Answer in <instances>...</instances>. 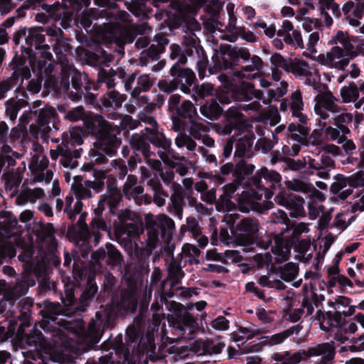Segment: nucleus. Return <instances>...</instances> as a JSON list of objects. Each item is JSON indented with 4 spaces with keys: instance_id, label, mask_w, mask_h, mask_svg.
<instances>
[{
    "instance_id": "1",
    "label": "nucleus",
    "mask_w": 364,
    "mask_h": 364,
    "mask_svg": "<svg viewBox=\"0 0 364 364\" xmlns=\"http://www.w3.org/2000/svg\"><path fill=\"white\" fill-rule=\"evenodd\" d=\"M138 306V299L136 293L132 289L122 290L119 300L114 303L112 301L107 305L104 318L100 312L96 313L98 321L93 319L89 323L85 339L90 348H94L100 341L105 330H111L116 325L118 317H124L129 314L135 313Z\"/></svg>"
},
{
    "instance_id": "2",
    "label": "nucleus",
    "mask_w": 364,
    "mask_h": 364,
    "mask_svg": "<svg viewBox=\"0 0 364 364\" xmlns=\"http://www.w3.org/2000/svg\"><path fill=\"white\" fill-rule=\"evenodd\" d=\"M85 125L97 140L95 143V149L91 151L92 161L97 164H106L108 161L106 155L113 156L116 154L121 139L109 131L108 123L101 116L87 120Z\"/></svg>"
},
{
    "instance_id": "3",
    "label": "nucleus",
    "mask_w": 364,
    "mask_h": 364,
    "mask_svg": "<svg viewBox=\"0 0 364 364\" xmlns=\"http://www.w3.org/2000/svg\"><path fill=\"white\" fill-rule=\"evenodd\" d=\"M221 56H216L215 64L224 70L231 69L238 65L240 59L246 61L251 59V64L244 68L247 72L260 71L263 68V61L256 55L251 56L246 48H238L230 44H221L219 48Z\"/></svg>"
},
{
    "instance_id": "4",
    "label": "nucleus",
    "mask_w": 364,
    "mask_h": 364,
    "mask_svg": "<svg viewBox=\"0 0 364 364\" xmlns=\"http://www.w3.org/2000/svg\"><path fill=\"white\" fill-rule=\"evenodd\" d=\"M226 223L230 225L233 242L238 246L252 248L257 245L256 235L259 231L257 220L251 218H242L240 215L232 213L226 216Z\"/></svg>"
},
{
    "instance_id": "5",
    "label": "nucleus",
    "mask_w": 364,
    "mask_h": 364,
    "mask_svg": "<svg viewBox=\"0 0 364 364\" xmlns=\"http://www.w3.org/2000/svg\"><path fill=\"white\" fill-rule=\"evenodd\" d=\"M70 280V279H68ZM77 280L68 281L64 285L65 296L62 297V301L65 306L71 307L75 311L83 312L86 310L90 301L95 296L98 287L95 282V276H88L86 279L85 287L80 295L79 301L75 296V287Z\"/></svg>"
},
{
    "instance_id": "6",
    "label": "nucleus",
    "mask_w": 364,
    "mask_h": 364,
    "mask_svg": "<svg viewBox=\"0 0 364 364\" xmlns=\"http://www.w3.org/2000/svg\"><path fill=\"white\" fill-rule=\"evenodd\" d=\"M145 131L146 136H132L130 139L131 147L136 155L138 152H141L145 159L154 155V152L150 150V144L166 151H168L171 141L167 139L158 127H146Z\"/></svg>"
},
{
    "instance_id": "7",
    "label": "nucleus",
    "mask_w": 364,
    "mask_h": 364,
    "mask_svg": "<svg viewBox=\"0 0 364 364\" xmlns=\"http://www.w3.org/2000/svg\"><path fill=\"white\" fill-rule=\"evenodd\" d=\"M333 349L327 343H318L309 347L306 350H299L291 353L290 351L274 353L271 359L277 363L273 364H297L301 360H306L311 357L323 354V363L328 362L333 358Z\"/></svg>"
},
{
    "instance_id": "8",
    "label": "nucleus",
    "mask_w": 364,
    "mask_h": 364,
    "mask_svg": "<svg viewBox=\"0 0 364 364\" xmlns=\"http://www.w3.org/2000/svg\"><path fill=\"white\" fill-rule=\"evenodd\" d=\"M170 75L173 80H161L158 82L159 90L167 94L173 92L178 87L183 92L189 93L191 87L197 80L194 72L190 68L177 69L176 66H172Z\"/></svg>"
},
{
    "instance_id": "9",
    "label": "nucleus",
    "mask_w": 364,
    "mask_h": 364,
    "mask_svg": "<svg viewBox=\"0 0 364 364\" xmlns=\"http://www.w3.org/2000/svg\"><path fill=\"white\" fill-rule=\"evenodd\" d=\"M167 321L171 327L176 333L182 338L192 339L196 330L198 329V323L196 318L186 309L181 315L173 316L168 314Z\"/></svg>"
},
{
    "instance_id": "10",
    "label": "nucleus",
    "mask_w": 364,
    "mask_h": 364,
    "mask_svg": "<svg viewBox=\"0 0 364 364\" xmlns=\"http://www.w3.org/2000/svg\"><path fill=\"white\" fill-rule=\"evenodd\" d=\"M17 331L15 336V343L21 348H33L37 355H41V352L46 348L47 343L42 332L36 328H32L28 330Z\"/></svg>"
},
{
    "instance_id": "11",
    "label": "nucleus",
    "mask_w": 364,
    "mask_h": 364,
    "mask_svg": "<svg viewBox=\"0 0 364 364\" xmlns=\"http://www.w3.org/2000/svg\"><path fill=\"white\" fill-rule=\"evenodd\" d=\"M252 88L253 84L246 81L231 83L220 91L219 101L221 105H228L232 101H250Z\"/></svg>"
},
{
    "instance_id": "12",
    "label": "nucleus",
    "mask_w": 364,
    "mask_h": 364,
    "mask_svg": "<svg viewBox=\"0 0 364 364\" xmlns=\"http://www.w3.org/2000/svg\"><path fill=\"white\" fill-rule=\"evenodd\" d=\"M91 258L96 264L106 263L109 266H119L123 261L121 252L110 242H107L105 247H101L91 255Z\"/></svg>"
},
{
    "instance_id": "13",
    "label": "nucleus",
    "mask_w": 364,
    "mask_h": 364,
    "mask_svg": "<svg viewBox=\"0 0 364 364\" xmlns=\"http://www.w3.org/2000/svg\"><path fill=\"white\" fill-rule=\"evenodd\" d=\"M262 178L266 183H269V187L276 185H280L282 176L276 171L269 170L267 167L263 166L252 177L250 183L257 190L266 191L268 188L265 187L263 183Z\"/></svg>"
},
{
    "instance_id": "14",
    "label": "nucleus",
    "mask_w": 364,
    "mask_h": 364,
    "mask_svg": "<svg viewBox=\"0 0 364 364\" xmlns=\"http://www.w3.org/2000/svg\"><path fill=\"white\" fill-rule=\"evenodd\" d=\"M33 232L43 242H46L48 247L52 250H55L58 247V240L55 238V230L54 225L50 223H44L42 220L34 221Z\"/></svg>"
},
{
    "instance_id": "15",
    "label": "nucleus",
    "mask_w": 364,
    "mask_h": 364,
    "mask_svg": "<svg viewBox=\"0 0 364 364\" xmlns=\"http://www.w3.org/2000/svg\"><path fill=\"white\" fill-rule=\"evenodd\" d=\"M143 334L140 329L136 326H128L126 330L125 341L127 347L124 349V362L127 364H135L134 360L130 358V348L132 350H138L141 342Z\"/></svg>"
},
{
    "instance_id": "16",
    "label": "nucleus",
    "mask_w": 364,
    "mask_h": 364,
    "mask_svg": "<svg viewBox=\"0 0 364 364\" xmlns=\"http://www.w3.org/2000/svg\"><path fill=\"white\" fill-rule=\"evenodd\" d=\"M43 31H44V30L41 27L30 28L28 30V34L26 37V43L28 46H21V50L23 53L31 57L33 53L32 49L33 46H34L36 49H40L43 47L49 48L48 46L44 45L46 35L42 33Z\"/></svg>"
},
{
    "instance_id": "17",
    "label": "nucleus",
    "mask_w": 364,
    "mask_h": 364,
    "mask_svg": "<svg viewBox=\"0 0 364 364\" xmlns=\"http://www.w3.org/2000/svg\"><path fill=\"white\" fill-rule=\"evenodd\" d=\"M62 3V5L59 3L55 5L50 12L55 19L60 20L61 26L63 28H67L73 21L74 13L80 9H74L68 3L66 4L63 1Z\"/></svg>"
},
{
    "instance_id": "18",
    "label": "nucleus",
    "mask_w": 364,
    "mask_h": 364,
    "mask_svg": "<svg viewBox=\"0 0 364 364\" xmlns=\"http://www.w3.org/2000/svg\"><path fill=\"white\" fill-rule=\"evenodd\" d=\"M220 95V91L200 105V112L203 116L211 120L218 119L221 116L223 109L220 105L221 104L219 101Z\"/></svg>"
},
{
    "instance_id": "19",
    "label": "nucleus",
    "mask_w": 364,
    "mask_h": 364,
    "mask_svg": "<svg viewBox=\"0 0 364 364\" xmlns=\"http://www.w3.org/2000/svg\"><path fill=\"white\" fill-rule=\"evenodd\" d=\"M17 226V218L11 211H0V233L3 237H11L13 235V230Z\"/></svg>"
},
{
    "instance_id": "20",
    "label": "nucleus",
    "mask_w": 364,
    "mask_h": 364,
    "mask_svg": "<svg viewBox=\"0 0 364 364\" xmlns=\"http://www.w3.org/2000/svg\"><path fill=\"white\" fill-rule=\"evenodd\" d=\"M116 75L119 79L124 80L126 77V72L121 68H118L117 70L110 68L108 71L101 68L99 70L97 75V83H105L108 89L114 87L115 86L114 77Z\"/></svg>"
},
{
    "instance_id": "21",
    "label": "nucleus",
    "mask_w": 364,
    "mask_h": 364,
    "mask_svg": "<svg viewBox=\"0 0 364 364\" xmlns=\"http://www.w3.org/2000/svg\"><path fill=\"white\" fill-rule=\"evenodd\" d=\"M85 55L90 64L105 67H109L114 59L112 54L108 53L101 46H97L95 51H87Z\"/></svg>"
},
{
    "instance_id": "22",
    "label": "nucleus",
    "mask_w": 364,
    "mask_h": 364,
    "mask_svg": "<svg viewBox=\"0 0 364 364\" xmlns=\"http://www.w3.org/2000/svg\"><path fill=\"white\" fill-rule=\"evenodd\" d=\"M255 168L253 164H248L244 159H241L235 166L233 178L238 183L245 184L246 180L252 174Z\"/></svg>"
},
{
    "instance_id": "23",
    "label": "nucleus",
    "mask_w": 364,
    "mask_h": 364,
    "mask_svg": "<svg viewBox=\"0 0 364 364\" xmlns=\"http://www.w3.org/2000/svg\"><path fill=\"white\" fill-rule=\"evenodd\" d=\"M170 26L174 28L188 27L194 18L186 11L178 9L168 14Z\"/></svg>"
},
{
    "instance_id": "24",
    "label": "nucleus",
    "mask_w": 364,
    "mask_h": 364,
    "mask_svg": "<svg viewBox=\"0 0 364 364\" xmlns=\"http://www.w3.org/2000/svg\"><path fill=\"white\" fill-rule=\"evenodd\" d=\"M107 193L108 195H102L100 197L106 200V203L108 205L110 212L114 214L119 202L122 199V193L116 186L108 184Z\"/></svg>"
},
{
    "instance_id": "25",
    "label": "nucleus",
    "mask_w": 364,
    "mask_h": 364,
    "mask_svg": "<svg viewBox=\"0 0 364 364\" xmlns=\"http://www.w3.org/2000/svg\"><path fill=\"white\" fill-rule=\"evenodd\" d=\"M88 76L86 74L83 75L80 72H75L71 77V84L72 87L75 90V92H72L70 93V97L75 101L80 100L82 99V94L85 85H83V81L85 84L87 82Z\"/></svg>"
},
{
    "instance_id": "26",
    "label": "nucleus",
    "mask_w": 364,
    "mask_h": 364,
    "mask_svg": "<svg viewBox=\"0 0 364 364\" xmlns=\"http://www.w3.org/2000/svg\"><path fill=\"white\" fill-rule=\"evenodd\" d=\"M317 103L315 105V110H317L318 104H320L325 109L337 113L340 112V107L335 103L336 100V97L333 95V93L328 90L327 92L319 94L316 97Z\"/></svg>"
},
{
    "instance_id": "27",
    "label": "nucleus",
    "mask_w": 364,
    "mask_h": 364,
    "mask_svg": "<svg viewBox=\"0 0 364 364\" xmlns=\"http://www.w3.org/2000/svg\"><path fill=\"white\" fill-rule=\"evenodd\" d=\"M255 138L250 136H244L238 139L235 146L234 157L244 159L250 158V149L252 146Z\"/></svg>"
},
{
    "instance_id": "28",
    "label": "nucleus",
    "mask_w": 364,
    "mask_h": 364,
    "mask_svg": "<svg viewBox=\"0 0 364 364\" xmlns=\"http://www.w3.org/2000/svg\"><path fill=\"white\" fill-rule=\"evenodd\" d=\"M127 100L125 95H121L116 90L107 92L101 99V104L106 108L117 109Z\"/></svg>"
},
{
    "instance_id": "29",
    "label": "nucleus",
    "mask_w": 364,
    "mask_h": 364,
    "mask_svg": "<svg viewBox=\"0 0 364 364\" xmlns=\"http://www.w3.org/2000/svg\"><path fill=\"white\" fill-rule=\"evenodd\" d=\"M196 346L202 348L203 355L220 354L225 346L224 342L207 339L196 341Z\"/></svg>"
},
{
    "instance_id": "30",
    "label": "nucleus",
    "mask_w": 364,
    "mask_h": 364,
    "mask_svg": "<svg viewBox=\"0 0 364 364\" xmlns=\"http://www.w3.org/2000/svg\"><path fill=\"white\" fill-rule=\"evenodd\" d=\"M33 304V301L26 302L22 306V309H21L19 314L11 318L16 319L18 321L16 331L25 330L27 328L31 327L30 320L31 317V311L30 310V307H32Z\"/></svg>"
},
{
    "instance_id": "31",
    "label": "nucleus",
    "mask_w": 364,
    "mask_h": 364,
    "mask_svg": "<svg viewBox=\"0 0 364 364\" xmlns=\"http://www.w3.org/2000/svg\"><path fill=\"white\" fill-rule=\"evenodd\" d=\"M18 321L16 319L4 321V323H0V341H7L9 338L15 341L17 333L16 328Z\"/></svg>"
},
{
    "instance_id": "32",
    "label": "nucleus",
    "mask_w": 364,
    "mask_h": 364,
    "mask_svg": "<svg viewBox=\"0 0 364 364\" xmlns=\"http://www.w3.org/2000/svg\"><path fill=\"white\" fill-rule=\"evenodd\" d=\"M154 82V79H151L148 74H143L137 79V86L135 87L131 92L132 97H136L141 94V92H146L151 89Z\"/></svg>"
},
{
    "instance_id": "33",
    "label": "nucleus",
    "mask_w": 364,
    "mask_h": 364,
    "mask_svg": "<svg viewBox=\"0 0 364 364\" xmlns=\"http://www.w3.org/2000/svg\"><path fill=\"white\" fill-rule=\"evenodd\" d=\"M353 119V114L348 112L341 113L333 118L334 124L343 134L350 133V129L347 125L352 122Z\"/></svg>"
},
{
    "instance_id": "34",
    "label": "nucleus",
    "mask_w": 364,
    "mask_h": 364,
    "mask_svg": "<svg viewBox=\"0 0 364 364\" xmlns=\"http://www.w3.org/2000/svg\"><path fill=\"white\" fill-rule=\"evenodd\" d=\"M183 274L184 273L181 270V267H177L171 276V289L166 291L164 288L161 292L159 293L160 296L164 297L166 302H168V299L172 298L174 296V292L172 290V288L181 282L180 278L183 277Z\"/></svg>"
},
{
    "instance_id": "35",
    "label": "nucleus",
    "mask_w": 364,
    "mask_h": 364,
    "mask_svg": "<svg viewBox=\"0 0 364 364\" xmlns=\"http://www.w3.org/2000/svg\"><path fill=\"white\" fill-rule=\"evenodd\" d=\"M308 63L304 60L294 61L291 58L286 72L291 73L295 75L304 76L308 74Z\"/></svg>"
},
{
    "instance_id": "36",
    "label": "nucleus",
    "mask_w": 364,
    "mask_h": 364,
    "mask_svg": "<svg viewBox=\"0 0 364 364\" xmlns=\"http://www.w3.org/2000/svg\"><path fill=\"white\" fill-rule=\"evenodd\" d=\"M298 274V266L293 262L285 264L280 270V277L285 282H291Z\"/></svg>"
},
{
    "instance_id": "37",
    "label": "nucleus",
    "mask_w": 364,
    "mask_h": 364,
    "mask_svg": "<svg viewBox=\"0 0 364 364\" xmlns=\"http://www.w3.org/2000/svg\"><path fill=\"white\" fill-rule=\"evenodd\" d=\"M341 96L345 102L356 101L359 97L357 85L354 82H351L349 86L342 87Z\"/></svg>"
},
{
    "instance_id": "38",
    "label": "nucleus",
    "mask_w": 364,
    "mask_h": 364,
    "mask_svg": "<svg viewBox=\"0 0 364 364\" xmlns=\"http://www.w3.org/2000/svg\"><path fill=\"white\" fill-rule=\"evenodd\" d=\"M176 114L183 119H191L196 113V109L190 100H185L176 109Z\"/></svg>"
},
{
    "instance_id": "39",
    "label": "nucleus",
    "mask_w": 364,
    "mask_h": 364,
    "mask_svg": "<svg viewBox=\"0 0 364 364\" xmlns=\"http://www.w3.org/2000/svg\"><path fill=\"white\" fill-rule=\"evenodd\" d=\"M111 337L112 335H110L109 338L102 343V349L109 350L112 348L115 350H122L124 348L122 335L119 334L114 339H112Z\"/></svg>"
},
{
    "instance_id": "40",
    "label": "nucleus",
    "mask_w": 364,
    "mask_h": 364,
    "mask_svg": "<svg viewBox=\"0 0 364 364\" xmlns=\"http://www.w3.org/2000/svg\"><path fill=\"white\" fill-rule=\"evenodd\" d=\"M344 324L345 322L343 321L341 311H336L327 326L321 324V329L323 331L329 332L332 328H339L341 329Z\"/></svg>"
},
{
    "instance_id": "41",
    "label": "nucleus",
    "mask_w": 364,
    "mask_h": 364,
    "mask_svg": "<svg viewBox=\"0 0 364 364\" xmlns=\"http://www.w3.org/2000/svg\"><path fill=\"white\" fill-rule=\"evenodd\" d=\"M214 88L211 84H202L200 85H194L193 91L194 92L193 96L204 100L205 97L211 96L213 97V92Z\"/></svg>"
},
{
    "instance_id": "42",
    "label": "nucleus",
    "mask_w": 364,
    "mask_h": 364,
    "mask_svg": "<svg viewBox=\"0 0 364 364\" xmlns=\"http://www.w3.org/2000/svg\"><path fill=\"white\" fill-rule=\"evenodd\" d=\"M288 230L292 231L289 240L291 243H296L297 241L300 240V236L301 234L304 232L309 231L308 228L303 223H300L297 225H295V223H291L290 228Z\"/></svg>"
},
{
    "instance_id": "43",
    "label": "nucleus",
    "mask_w": 364,
    "mask_h": 364,
    "mask_svg": "<svg viewBox=\"0 0 364 364\" xmlns=\"http://www.w3.org/2000/svg\"><path fill=\"white\" fill-rule=\"evenodd\" d=\"M33 114L37 116V122L39 126L44 127L48 125L51 117L55 114L54 109H50L49 110L41 109L39 112L37 110L32 112Z\"/></svg>"
},
{
    "instance_id": "44",
    "label": "nucleus",
    "mask_w": 364,
    "mask_h": 364,
    "mask_svg": "<svg viewBox=\"0 0 364 364\" xmlns=\"http://www.w3.org/2000/svg\"><path fill=\"white\" fill-rule=\"evenodd\" d=\"M295 200H292L290 203L287 209H289L291 211L289 215L291 218H297L299 216L302 215L304 212V207L302 203H304V200L301 197L294 196Z\"/></svg>"
},
{
    "instance_id": "45",
    "label": "nucleus",
    "mask_w": 364,
    "mask_h": 364,
    "mask_svg": "<svg viewBox=\"0 0 364 364\" xmlns=\"http://www.w3.org/2000/svg\"><path fill=\"white\" fill-rule=\"evenodd\" d=\"M91 89L97 90V85L94 82L87 80V82L84 87L82 98H84L86 103L95 105L97 102V97L95 94L90 92Z\"/></svg>"
},
{
    "instance_id": "46",
    "label": "nucleus",
    "mask_w": 364,
    "mask_h": 364,
    "mask_svg": "<svg viewBox=\"0 0 364 364\" xmlns=\"http://www.w3.org/2000/svg\"><path fill=\"white\" fill-rule=\"evenodd\" d=\"M75 197L78 200L90 198L92 196V192L89 188L83 184H73L71 187Z\"/></svg>"
},
{
    "instance_id": "47",
    "label": "nucleus",
    "mask_w": 364,
    "mask_h": 364,
    "mask_svg": "<svg viewBox=\"0 0 364 364\" xmlns=\"http://www.w3.org/2000/svg\"><path fill=\"white\" fill-rule=\"evenodd\" d=\"M116 283L117 279L115 277L109 272H106L102 284L104 295H109L114 289Z\"/></svg>"
},
{
    "instance_id": "48",
    "label": "nucleus",
    "mask_w": 364,
    "mask_h": 364,
    "mask_svg": "<svg viewBox=\"0 0 364 364\" xmlns=\"http://www.w3.org/2000/svg\"><path fill=\"white\" fill-rule=\"evenodd\" d=\"M334 179L336 181L331 184L330 191L333 194L336 195L340 193L341 190L347 186L348 178L342 174H337L334 176Z\"/></svg>"
},
{
    "instance_id": "49",
    "label": "nucleus",
    "mask_w": 364,
    "mask_h": 364,
    "mask_svg": "<svg viewBox=\"0 0 364 364\" xmlns=\"http://www.w3.org/2000/svg\"><path fill=\"white\" fill-rule=\"evenodd\" d=\"M290 59V58L288 59L284 58L280 53H275L272 55L270 62L273 65L272 68H281L287 71Z\"/></svg>"
},
{
    "instance_id": "50",
    "label": "nucleus",
    "mask_w": 364,
    "mask_h": 364,
    "mask_svg": "<svg viewBox=\"0 0 364 364\" xmlns=\"http://www.w3.org/2000/svg\"><path fill=\"white\" fill-rule=\"evenodd\" d=\"M60 304L50 301H44V309L41 311L43 317L52 318L59 311Z\"/></svg>"
},
{
    "instance_id": "51",
    "label": "nucleus",
    "mask_w": 364,
    "mask_h": 364,
    "mask_svg": "<svg viewBox=\"0 0 364 364\" xmlns=\"http://www.w3.org/2000/svg\"><path fill=\"white\" fill-rule=\"evenodd\" d=\"M271 221L274 223H281L286 225V229H289L291 221L288 218L287 213L282 210H278L271 215Z\"/></svg>"
},
{
    "instance_id": "52",
    "label": "nucleus",
    "mask_w": 364,
    "mask_h": 364,
    "mask_svg": "<svg viewBox=\"0 0 364 364\" xmlns=\"http://www.w3.org/2000/svg\"><path fill=\"white\" fill-rule=\"evenodd\" d=\"M15 246L11 243H6L0 247V259H11L16 256Z\"/></svg>"
},
{
    "instance_id": "53",
    "label": "nucleus",
    "mask_w": 364,
    "mask_h": 364,
    "mask_svg": "<svg viewBox=\"0 0 364 364\" xmlns=\"http://www.w3.org/2000/svg\"><path fill=\"white\" fill-rule=\"evenodd\" d=\"M146 247L152 251L159 242V230L154 228L147 230Z\"/></svg>"
},
{
    "instance_id": "54",
    "label": "nucleus",
    "mask_w": 364,
    "mask_h": 364,
    "mask_svg": "<svg viewBox=\"0 0 364 364\" xmlns=\"http://www.w3.org/2000/svg\"><path fill=\"white\" fill-rule=\"evenodd\" d=\"M21 107L16 101H8L6 103V114L10 120L14 121Z\"/></svg>"
},
{
    "instance_id": "55",
    "label": "nucleus",
    "mask_w": 364,
    "mask_h": 364,
    "mask_svg": "<svg viewBox=\"0 0 364 364\" xmlns=\"http://www.w3.org/2000/svg\"><path fill=\"white\" fill-rule=\"evenodd\" d=\"M288 336V333L285 331L280 333H275L271 336H264L263 338L265 339V342L270 346L280 344L284 342Z\"/></svg>"
},
{
    "instance_id": "56",
    "label": "nucleus",
    "mask_w": 364,
    "mask_h": 364,
    "mask_svg": "<svg viewBox=\"0 0 364 364\" xmlns=\"http://www.w3.org/2000/svg\"><path fill=\"white\" fill-rule=\"evenodd\" d=\"M84 114V108L82 106H78L69 110L65 114V118L70 122H77L83 117Z\"/></svg>"
},
{
    "instance_id": "57",
    "label": "nucleus",
    "mask_w": 364,
    "mask_h": 364,
    "mask_svg": "<svg viewBox=\"0 0 364 364\" xmlns=\"http://www.w3.org/2000/svg\"><path fill=\"white\" fill-rule=\"evenodd\" d=\"M340 132H341L338 128H333L331 126H328L325 129V134L327 136H330L331 139L333 141L338 140V144H342L344 140H346V134L342 136L340 135Z\"/></svg>"
},
{
    "instance_id": "58",
    "label": "nucleus",
    "mask_w": 364,
    "mask_h": 364,
    "mask_svg": "<svg viewBox=\"0 0 364 364\" xmlns=\"http://www.w3.org/2000/svg\"><path fill=\"white\" fill-rule=\"evenodd\" d=\"M68 151H64V149L60 148V156L63 157L60 159V164L65 168L71 167L75 168L77 166V161H75L72 156L69 155Z\"/></svg>"
},
{
    "instance_id": "59",
    "label": "nucleus",
    "mask_w": 364,
    "mask_h": 364,
    "mask_svg": "<svg viewBox=\"0 0 364 364\" xmlns=\"http://www.w3.org/2000/svg\"><path fill=\"white\" fill-rule=\"evenodd\" d=\"M284 161H285L287 166H288V168L291 171H299V170L304 168L306 165V162L304 159V160H301V159L295 160L294 159L288 157V158H285Z\"/></svg>"
},
{
    "instance_id": "60",
    "label": "nucleus",
    "mask_w": 364,
    "mask_h": 364,
    "mask_svg": "<svg viewBox=\"0 0 364 364\" xmlns=\"http://www.w3.org/2000/svg\"><path fill=\"white\" fill-rule=\"evenodd\" d=\"M166 308L169 311L173 313V315H172L173 316H178V315H181L182 313H183V311L186 310L182 304L175 301L166 302Z\"/></svg>"
},
{
    "instance_id": "61",
    "label": "nucleus",
    "mask_w": 364,
    "mask_h": 364,
    "mask_svg": "<svg viewBox=\"0 0 364 364\" xmlns=\"http://www.w3.org/2000/svg\"><path fill=\"white\" fill-rule=\"evenodd\" d=\"M201 52L204 55L203 58L198 60L197 63V70L198 73V76L200 79H203L205 76V72L207 69V65L208 63V60L207 55L205 54V50L200 47Z\"/></svg>"
},
{
    "instance_id": "62",
    "label": "nucleus",
    "mask_w": 364,
    "mask_h": 364,
    "mask_svg": "<svg viewBox=\"0 0 364 364\" xmlns=\"http://www.w3.org/2000/svg\"><path fill=\"white\" fill-rule=\"evenodd\" d=\"M186 191L181 186L178 190L176 191L171 196L172 205H182V203L186 198Z\"/></svg>"
},
{
    "instance_id": "63",
    "label": "nucleus",
    "mask_w": 364,
    "mask_h": 364,
    "mask_svg": "<svg viewBox=\"0 0 364 364\" xmlns=\"http://www.w3.org/2000/svg\"><path fill=\"white\" fill-rule=\"evenodd\" d=\"M212 327L219 331L227 330L229 328V321L225 317L220 316L212 321Z\"/></svg>"
},
{
    "instance_id": "64",
    "label": "nucleus",
    "mask_w": 364,
    "mask_h": 364,
    "mask_svg": "<svg viewBox=\"0 0 364 364\" xmlns=\"http://www.w3.org/2000/svg\"><path fill=\"white\" fill-rule=\"evenodd\" d=\"M21 180L15 177H8L5 180L4 186L7 191H11L12 193H16L18 187L19 186Z\"/></svg>"
}]
</instances>
